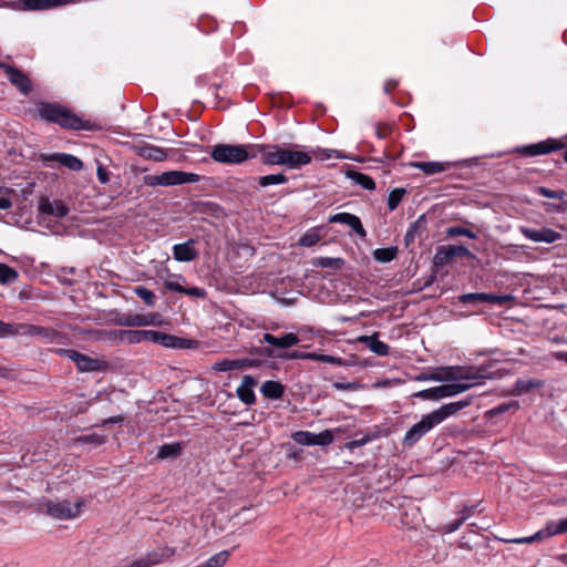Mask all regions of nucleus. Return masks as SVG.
Wrapping results in <instances>:
<instances>
[{
	"label": "nucleus",
	"mask_w": 567,
	"mask_h": 567,
	"mask_svg": "<svg viewBox=\"0 0 567 567\" xmlns=\"http://www.w3.org/2000/svg\"><path fill=\"white\" fill-rule=\"evenodd\" d=\"M429 379L437 382L451 381L452 383L421 390L414 393L413 396L423 400H441L455 396L480 384V381L485 379V374L483 370L473 367L453 365L440 369L437 373L432 374Z\"/></svg>",
	"instance_id": "obj_1"
},
{
	"label": "nucleus",
	"mask_w": 567,
	"mask_h": 567,
	"mask_svg": "<svg viewBox=\"0 0 567 567\" xmlns=\"http://www.w3.org/2000/svg\"><path fill=\"white\" fill-rule=\"evenodd\" d=\"M39 116L49 122L58 124L65 130H91L92 125L89 121L81 118L73 113L70 109L53 102H40L37 105Z\"/></svg>",
	"instance_id": "obj_2"
},
{
	"label": "nucleus",
	"mask_w": 567,
	"mask_h": 567,
	"mask_svg": "<svg viewBox=\"0 0 567 567\" xmlns=\"http://www.w3.org/2000/svg\"><path fill=\"white\" fill-rule=\"evenodd\" d=\"M260 146L256 144H216L210 151V157L221 164H240L259 155Z\"/></svg>",
	"instance_id": "obj_3"
},
{
	"label": "nucleus",
	"mask_w": 567,
	"mask_h": 567,
	"mask_svg": "<svg viewBox=\"0 0 567 567\" xmlns=\"http://www.w3.org/2000/svg\"><path fill=\"white\" fill-rule=\"evenodd\" d=\"M84 506V501H78L71 504L69 501L41 499L38 503V512L45 514L58 520H68L76 518Z\"/></svg>",
	"instance_id": "obj_4"
},
{
	"label": "nucleus",
	"mask_w": 567,
	"mask_h": 567,
	"mask_svg": "<svg viewBox=\"0 0 567 567\" xmlns=\"http://www.w3.org/2000/svg\"><path fill=\"white\" fill-rule=\"evenodd\" d=\"M200 176L195 173H187L182 171H168L158 175H145L143 184L150 187L156 186H176L188 183L199 182Z\"/></svg>",
	"instance_id": "obj_5"
},
{
	"label": "nucleus",
	"mask_w": 567,
	"mask_h": 567,
	"mask_svg": "<svg viewBox=\"0 0 567 567\" xmlns=\"http://www.w3.org/2000/svg\"><path fill=\"white\" fill-rule=\"evenodd\" d=\"M567 533V517L559 520H548L543 529H539L532 536L502 539L504 543L511 544H532L542 542L546 538Z\"/></svg>",
	"instance_id": "obj_6"
},
{
	"label": "nucleus",
	"mask_w": 567,
	"mask_h": 567,
	"mask_svg": "<svg viewBox=\"0 0 567 567\" xmlns=\"http://www.w3.org/2000/svg\"><path fill=\"white\" fill-rule=\"evenodd\" d=\"M332 153H334V151L322 148L313 150L310 153L286 150L284 166H287L288 168L292 169L300 168L302 166L310 164L312 161V156L319 159H329L332 157Z\"/></svg>",
	"instance_id": "obj_7"
},
{
	"label": "nucleus",
	"mask_w": 567,
	"mask_h": 567,
	"mask_svg": "<svg viewBox=\"0 0 567 567\" xmlns=\"http://www.w3.org/2000/svg\"><path fill=\"white\" fill-rule=\"evenodd\" d=\"M53 352L60 357L72 360L80 372H95L105 368L106 363L100 359L91 358L73 349H54Z\"/></svg>",
	"instance_id": "obj_8"
},
{
	"label": "nucleus",
	"mask_w": 567,
	"mask_h": 567,
	"mask_svg": "<svg viewBox=\"0 0 567 567\" xmlns=\"http://www.w3.org/2000/svg\"><path fill=\"white\" fill-rule=\"evenodd\" d=\"M565 146L566 144L561 140L550 137L538 143L518 146L514 152L525 157H534L560 151Z\"/></svg>",
	"instance_id": "obj_9"
},
{
	"label": "nucleus",
	"mask_w": 567,
	"mask_h": 567,
	"mask_svg": "<svg viewBox=\"0 0 567 567\" xmlns=\"http://www.w3.org/2000/svg\"><path fill=\"white\" fill-rule=\"evenodd\" d=\"M436 425V421L431 413L422 416V419L413 424L405 433L402 444L408 447L414 446L424 435L432 431Z\"/></svg>",
	"instance_id": "obj_10"
},
{
	"label": "nucleus",
	"mask_w": 567,
	"mask_h": 567,
	"mask_svg": "<svg viewBox=\"0 0 567 567\" xmlns=\"http://www.w3.org/2000/svg\"><path fill=\"white\" fill-rule=\"evenodd\" d=\"M292 440L300 445L327 446L333 442V435L330 430H324L318 434L309 431H297L291 435Z\"/></svg>",
	"instance_id": "obj_11"
},
{
	"label": "nucleus",
	"mask_w": 567,
	"mask_h": 567,
	"mask_svg": "<svg viewBox=\"0 0 567 567\" xmlns=\"http://www.w3.org/2000/svg\"><path fill=\"white\" fill-rule=\"evenodd\" d=\"M0 69L6 72L12 85L22 94L27 95L32 91V82L20 69L0 61Z\"/></svg>",
	"instance_id": "obj_12"
},
{
	"label": "nucleus",
	"mask_w": 567,
	"mask_h": 567,
	"mask_svg": "<svg viewBox=\"0 0 567 567\" xmlns=\"http://www.w3.org/2000/svg\"><path fill=\"white\" fill-rule=\"evenodd\" d=\"M473 403V395L466 396L460 401L450 402L443 404L439 409L430 412L437 424H441L450 416L456 415L463 409L470 406Z\"/></svg>",
	"instance_id": "obj_13"
},
{
	"label": "nucleus",
	"mask_w": 567,
	"mask_h": 567,
	"mask_svg": "<svg viewBox=\"0 0 567 567\" xmlns=\"http://www.w3.org/2000/svg\"><path fill=\"white\" fill-rule=\"evenodd\" d=\"M75 0H19L11 7L21 11H42L66 6Z\"/></svg>",
	"instance_id": "obj_14"
},
{
	"label": "nucleus",
	"mask_w": 567,
	"mask_h": 567,
	"mask_svg": "<svg viewBox=\"0 0 567 567\" xmlns=\"http://www.w3.org/2000/svg\"><path fill=\"white\" fill-rule=\"evenodd\" d=\"M513 299L509 295H494L486 292H471L464 293L460 296V302L463 305L466 303H477V302H486L492 305L503 306Z\"/></svg>",
	"instance_id": "obj_15"
},
{
	"label": "nucleus",
	"mask_w": 567,
	"mask_h": 567,
	"mask_svg": "<svg viewBox=\"0 0 567 567\" xmlns=\"http://www.w3.org/2000/svg\"><path fill=\"white\" fill-rule=\"evenodd\" d=\"M520 233L524 237L535 243L553 244L561 239L560 233L548 227H542L539 229L520 227Z\"/></svg>",
	"instance_id": "obj_16"
},
{
	"label": "nucleus",
	"mask_w": 567,
	"mask_h": 567,
	"mask_svg": "<svg viewBox=\"0 0 567 567\" xmlns=\"http://www.w3.org/2000/svg\"><path fill=\"white\" fill-rule=\"evenodd\" d=\"M174 277L177 280L169 279V280L164 281L163 286H164L165 290H168L172 292L184 293V295H187L189 297H195V298H205L206 297V291L203 288H199V287L185 288L181 284V281H183V282L186 281L184 276L175 275Z\"/></svg>",
	"instance_id": "obj_17"
},
{
	"label": "nucleus",
	"mask_w": 567,
	"mask_h": 567,
	"mask_svg": "<svg viewBox=\"0 0 567 567\" xmlns=\"http://www.w3.org/2000/svg\"><path fill=\"white\" fill-rule=\"evenodd\" d=\"M260 146L259 154L262 155L265 165H284L286 148H281L277 144H257Z\"/></svg>",
	"instance_id": "obj_18"
},
{
	"label": "nucleus",
	"mask_w": 567,
	"mask_h": 567,
	"mask_svg": "<svg viewBox=\"0 0 567 567\" xmlns=\"http://www.w3.org/2000/svg\"><path fill=\"white\" fill-rule=\"evenodd\" d=\"M329 223L348 225L360 238L367 237V231L363 228L361 219L353 214H350V213L334 214L329 217Z\"/></svg>",
	"instance_id": "obj_19"
},
{
	"label": "nucleus",
	"mask_w": 567,
	"mask_h": 567,
	"mask_svg": "<svg viewBox=\"0 0 567 567\" xmlns=\"http://www.w3.org/2000/svg\"><path fill=\"white\" fill-rule=\"evenodd\" d=\"M196 240L190 238L183 244H176L173 247V256L176 261L189 262L197 258L198 251L195 248Z\"/></svg>",
	"instance_id": "obj_20"
},
{
	"label": "nucleus",
	"mask_w": 567,
	"mask_h": 567,
	"mask_svg": "<svg viewBox=\"0 0 567 567\" xmlns=\"http://www.w3.org/2000/svg\"><path fill=\"white\" fill-rule=\"evenodd\" d=\"M261 341L279 349H288L297 346L300 342V339L292 332L285 333L280 337H276L271 333H265Z\"/></svg>",
	"instance_id": "obj_21"
},
{
	"label": "nucleus",
	"mask_w": 567,
	"mask_h": 567,
	"mask_svg": "<svg viewBox=\"0 0 567 567\" xmlns=\"http://www.w3.org/2000/svg\"><path fill=\"white\" fill-rule=\"evenodd\" d=\"M154 318V315L128 313L117 318L115 323L122 327H145L153 324Z\"/></svg>",
	"instance_id": "obj_22"
},
{
	"label": "nucleus",
	"mask_w": 567,
	"mask_h": 567,
	"mask_svg": "<svg viewBox=\"0 0 567 567\" xmlns=\"http://www.w3.org/2000/svg\"><path fill=\"white\" fill-rule=\"evenodd\" d=\"M255 384L256 380L251 375H245L243 378L241 384L236 390L238 399L246 405H251L256 401V395L254 392Z\"/></svg>",
	"instance_id": "obj_23"
},
{
	"label": "nucleus",
	"mask_w": 567,
	"mask_h": 567,
	"mask_svg": "<svg viewBox=\"0 0 567 567\" xmlns=\"http://www.w3.org/2000/svg\"><path fill=\"white\" fill-rule=\"evenodd\" d=\"M358 341L378 355L386 357L390 354V347L385 342L379 340L378 332H374L371 336H361L358 338Z\"/></svg>",
	"instance_id": "obj_24"
},
{
	"label": "nucleus",
	"mask_w": 567,
	"mask_h": 567,
	"mask_svg": "<svg viewBox=\"0 0 567 567\" xmlns=\"http://www.w3.org/2000/svg\"><path fill=\"white\" fill-rule=\"evenodd\" d=\"M45 161H56L62 166L71 171H80L83 167V163L80 158L74 155L65 153H53L45 157Z\"/></svg>",
	"instance_id": "obj_25"
},
{
	"label": "nucleus",
	"mask_w": 567,
	"mask_h": 567,
	"mask_svg": "<svg viewBox=\"0 0 567 567\" xmlns=\"http://www.w3.org/2000/svg\"><path fill=\"white\" fill-rule=\"evenodd\" d=\"M409 166L422 171L426 176H431L445 172L450 165L444 162H410Z\"/></svg>",
	"instance_id": "obj_26"
},
{
	"label": "nucleus",
	"mask_w": 567,
	"mask_h": 567,
	"mask_svg": "<svg viewBox=\"0 0 567 567\" xmlns=\"http://www.w3.org/2000/svg\"><path fill=\"white\" fill-rule=\"evenodd\" d=\"M137 154L148 161L163 162L167 158V151L151 144L137 148Z\"/></svg>",
	"instance_id": "obj_27"
},
{
	"label": "nucleus",
	"mask_w": 567,
	"mask_h": 567,
	"mask_svg": "<svg viewBox=\"0 0 567 567\" xmlns=\"http://www.w3.org/2000/svg\"><path fill=\"white\" fill-rule=\"evenodd\" d=\"M544 386V381L538 379H518L516 380L512 390L513 395H522L528 393L534 389H540Z\"/></svg>",
	"instance_id": "obj_28"
},
{
	"label": "nucleus",
	"mask_w": 567,
	"mask_h": 567,
	"mask_svg": "<svg viewBox=\"0 0 567 567\" xmlns=\"http://www.w3.org/2000/svg\"><path fill=\"white\" fill-rule=\"evenodd\" d=\"M260 392L267 399L278 400L284 395L285 386L278 381L268 380L262 383Z\"/></svg>",
	"instance_id": "obj_29"
},
{
	"label": "nucleus",
	"mask_w": 567,
	"mask_h": 567,
	"mask_svg": "<svg viewBox=\"0 0 567 567\" xmlns=\"http://www.w3.org/2000/svg\"><path fill=\"white\" fill-rule=\"evenodd\" d=\"M25 323H9L0 320V338L24 337Z\"/></svg>",
	"instance_id": "obj_30"
},
{
	"label": "nucleus",
	"mask_w": 567,
	"mask_h": 567,
	"mask_svg": "<svg viewBox=\"0 0 567 567\" xmlns=\"http://www.w3.org/2000/svg\"><path fill=\"white\" fill-rule=\"evenodd\" d=\"M454 250L452 245L440 246L433 257V264L435 267H443L447 265L454 258Z\"/></svg>",
	"instance_id": "obj_31"
},
{
	"label": "nucleus",
	"mask_w": 567,
	"mask_h": 567,
	"mask_svg": "<svg viewBox=\"0 0 567 567\" xmlns=\"http://www.w3.org/2000/svg\"><path fill=\"white\" fill-rule=\"evenodd\" d=\"M44 343H63L64 336L51 327H42L38 333V337Z\"/></svg>",
	"instance_id": "obj_32"
},
{
	"label": "nucleus",
	"mask_w": 567,
	"mask_h": 567,
	"mask_svg": "<svg viewBox=\"0 0 567 567\" xmlns=\"http://www.w3.org/2000/svg\"><path fill=\"white\" fill-rule=\"evenodd\" d=\"M41 210L43 214L53 215L55 217H64L69 213L68 206L61 200L53 203L47 202L41 205Z\"/></svg>",
	"instance_id": "obj_33"
},
{
	"label": "nucleus",
	"mask_w": 567,
	"mask_h": 567,
	"mask_svg": "<svg viewBox=\"0 0 567 567\" xmlns=\"http://www.w3.org/2000/svg\"><path fill=\"white\" fill-rule=\"evenodd\" d=\"M312 265L315 267L339 270L344 265V259L340 257H318L313 259Z\"/></svg>",
	"instance_id": "obj_34"
},
{
	"label": "nucleus",
	"mask_w": 567,
	"mask_h": 567,
	"mask_svg": "<svg viewBox=\"0 0 567 567\" xmlns=\"http://www.w3.org/2000/svg\"><path fill=\"white\" fill-rule=\"evenodd\" d=\"M121 342L136 344L143 341L142 330H120L115 332Z\"/></svg>",
	"instance_id": "obj_35"
},
{
	"label": "nucleus",
	"mask_w": 567,
	"mask_h": 567,
	"mask_svg": "<svg viewBox=\"0 0 567 567\" xmlns=\"http://www.w3.org/2000/svg\"><path fill=\"white\" fill-rule=\"evenodd\" d=\"M398 255V248L386 247V248H378L373 251V258L379 262H390L392 261Z\"/></svg>",
	"instance_id": "obj_36"
},
{
	"label": "nucleus",
	"mask_w": 567,
	"mask_h": 567,
	"mask_svg": "<svg viewBox=\"0 0 567 567\" xmlns=\"http://www.w3.org/2000/svg\"><path fill=\"white\" fill-rule=\"evenodd\" d=\"M182 452L181 443L164 444L157 452V458L177 457Z\"/></svg>",
	"instance_id": "obj_37"
},
{
	"label": "nucleus",
	"mask_w": 567,
	"mask_h": 567,
	"mask_svg": "<svg viewBox=\"0 0 567 567\" xmlns=\"http://www.w3.org/2000/svg\"><path fill=\"white\" fill-rule=\"evenodd\" d=\"M230 556L229 550H221L215 555H213L210 558H208L202 567H224L226 563L228 561Z\"/></svg>",
	"instance_id": "obj_38"
},
{
	"label": "nucleus",
	"mask_w": 567,
	"mask_h": 567,
	"mask_svg": "<svg viewBox=\"0 0 567 567\" xmlns=\"http://www.w3.org/2000/svg\"><path fill=\"white\" fill-rule=\"evenodd\" d=\"M257 181H258L259 186L267 187L270 185L285 184L288 182V177L282 173H278V174L260 176V177H258Z\"/></svg>",
	"instance_id": "obj_39"
},
{
	"label": "nucleus",
	"mask_w": 567,
	"mask_h": 567,
	"mask_svg": "<svg viewBox=\"0 0 567 567\" xmlns=\"http://www.w3.org/2000/svg\"><path fill=\"white\" fill-rule=\"evenodd\" d=\"M188 340L163 332L161 346L173 349H184Z\"/></svg>",
	"instance_id": "obj_40"
},
{
	"label": "nucleus",
	"mask_w": 567,
	"mask_h": 567,
	"mask_svg": "<svg viewBox=\"0 0 567 567\" xmlns=\"http://www.w3.org/2000/svg\"><path fill=\"white\" fill-rule=\"evenodd\" d=\"M105 443V437L103 435L92 433L86 435H81L74 439L75 445L90 444L93 446H100Z\"/></svg>",
	"instance_id": "obj_41"
},
{
	"label": "nucleus",
	"mask_w": 567,
	"mask_h": 567,
	"mask_svg": "<svg viewBox=\"0 0 567 567\" xmlns=\"http://www.w3.org/2000/svg\"><path fill=\"white\" fill-rule=\"evenodd\" d=\"M18 279V271L7 264L0 262V284H12Z\"/></svg>",
	"instance_id": "obj_42"
},
{
	"label": "nucleus",
	"mask_w": 567,
	"mask_h": 567,
	"mask_svg": "<svg viewBox=\"0 0 567 567\" xmlns=\"http://www.w3.org/2000/svg\"><path fill=\"white\" fill-rule=\"evenodd\" d=\"M134 293L141 298L144 303L148 307H153L155 305V295L152 290L147 289L144 286H136L133 288Z\"/></svg>",
	"instance_id": "obj_43"
},
{
	"label": "nucleus",
	"mask_w": 567,
	"mask_h": 567,
	"mask_svg": "<svg viewBox=\"0 0 567 567\" xmlns=\"http://www.w3.org/2000/svg\"><path fill=\"white\" fill-rule=\"evenodd\" d=\"M406 190L404 188H394L390 192L388 196V208L390 212H393L398 208L400 203L402 202L403 196Z\"/></svg>",
	"instance_id": "obj_44"
},
{
	"label": "nucleus",
	"mask_w": 567,
	"mask_h": 567,
	"mask_svg": "<svg viewBox=\"0 0 567 567\" xmlns=\"http://www.w3.org/2000/svg\"><path fill=\"white\" fill-rule=\"evenodd\" d=\"M378 437H380V434L377 432L367 433L361 439H355V440H352V441L346 443L344 446H346V449L353 451L354 449L361 447V446L365 445L367 443H369L373 440H377Z\"/></svg>",
	"instance_id": "obj_45"
},
{
	"label": "nucleus",
	"mask_w": 567,
	"mask_h": 567,
	"mask_svg": "<svg viewBox=\"0 0 567 567\" xmlns=\"http://www.w3.org/2000/svg\"><path fill=\"white\" fill-rule=\"evenodd\" d=\"M446 236L450 238L456 237V236H465L471 239H476V234L468 229L461 226H452L446 229Z\"/></svg>",
	"instance_id": "obj_46"
},
{
	"label": "nucleus",
	"mask_w": 567,
	"mask_h": 567,
	"mask_svg": "<svg viewBox=\"0 0 567 567\" xmlns=\"http://www.w3.org/2000/svg\"><path fill=\"white\" fill-rule=\"evenodd\" d=\"M353 179L364 189L373 190L375 188L374 179L363 173H354Z\"/></svg>",
	"instance_id": "obj_47"
},
{
	"label": "nucleus",
	"mask_w": 567,
	"mask_h": 567,
	"mask_svg": "<svg viewBox=\"0 0 567 567\" xmlns=\"http://www.w3.org/2000/svg\"><path fill=\"white\" fill-rule=\"evenodd\" d=\"M424 221V217L421 216L417 220H415L413 224H411L410 228L408 229L404 240L405 244L409 245L410 243H413L416 235H420L421 224Z\"/></svg>",
	"instance_id": "obj_48"
},
{
	"label": "nucleus",
	"mask_w": 567,
	"mask_h": 567,
	"mask_svg": "<svg viewBox=\"0 0 567 567\" xmlns=\"http://www.w3.org/2000/svg\"><path fill=\"white\" fill-rule=\"evenodd\" d=\"M213 369L217 372H226L231 370H238V365H236V360H221L215 362Z\"/></svg>",
	"instance_id": "obj_49"
},
{
	"label": "nucleus",
	"mask_w": 567,
	"mask_h": 567,
	"mask_svg": "<svg viewBox=\"0 0 567 567\" xmlns=\"http://www.w3.org/2000/svg\"><path fill=\"white\" fill-rule=\"evenodd\" d=\"M163 332L155 330H142L143 341H151L157 344L162 342Z\"/></svg>",
	"instance_id": "obj_50"
},
{
	"label": "nucleus",
	"mask_w": 567,
	"mask_h": 567,
	"mask_svg": "<svg viewBox=\"0 0 567 567\" xmlns=\"http://www.w3.org/2000/svg\"><path fill=\"white\" fill-rule=\"evenodd\" d=\"M312 360L319 361V362H322V363L337 364V365H340L341 362H342L341 358H338V357H334V355H330V354L315 353V352H313Z\"/></svg>",
	"instance_id": "obj_51"
},
{
	"label": "nucleus",
	"mask_w": 567,
	"mask_h": 567,
	"mask_svg": "<svg viewBox=\"0 0 567 567\" xmlns=\"http://www.w3.org/2000/svg\"><path fill=\"white\" fill-rule=\"evenodd\" d=\"M319 241V236L315 233H306L299 239V245L303 247H311Z\"/></svg>",
	"instance_id": "obj_52"
},
{
	"label": "nucleus",
	"mask_w": 567,
	"mask_h": 567,
	"mask_svg": "<svg viewBox=\"0 0 567 567\" xmlns=\"http://www.w3.org/2000/svg\"><path fill=\"white\" fill-rule=\"evenodd\" d=\"M512 408H517L518 409L519 408L518 402L502 403V404L495 406L494 409H492L489 411V413L492 415H499V414H503V413L507 412Z\"/></svg>",
	"instance_id": "obj_53"
},
{
	"label": "nucleus",
	"mask_w": 567,
	"mask_h": 567,
	"mask_svg": "<svg viewBox=\"0 0 567 567\" xmlns=\"http://www.w3.org/2000/svg\"><path fill=\"white\" fill-rule=\"evenodd\" d=\"M539 194L543 195L544 197L550 198V199H563L565 196L564 190H553V189H549L546 187H540Z\"/></svg>",
	"instance_id": "obj_54"
},
{
	"label": "nucleus",
	"mask_w": 567,
	"mask_h": 567,
	"mask_svg": "<svg viewBox=\"0 0 567 567\" xmlns=\"http://www.w3.org/2000/svg\"><path fill=\"white\" fill-rule=\"evenodd\" d=\"M284 358L291 359V360H297V359L312 360L313 352H302V351L293 350L291 352L286 353L284 355Z\"/></svg>",
	"instance_id": "obj_55"
},
{
	"label": "nucleus",
	"mask_w": 567,
	"mask_h": 567,
	"mask_svg": "<svg viewBox=\"0 0 567 567\" xmlns=\"http://www.w3.org/2000/svg\"><path fill=\"white\" fill-rule=\"evenodd\" d=\"M236 365H238V369L255 368V367L259 365V361L256 359H248V358L237 359Z\"/></svg>",
	"instance_id": "obj_56"
},
{
	"label": "nucleus",
	"mask_w": 567,
	"mask_h": 567,
	"mask_svg": "<svg viewBox=\"0 0 567 567\" xmlns=\"http://www.w3.org/2000/svg\"><path fill=\"white\" fill-rule=\"evenodd\" d=\"M466 520V516L464 517H458L457 519L453 520V522H450L445 525V533H453L455 530H457L462 525L463 523Z\"/></svg>",
	"instance_id": "obj_57"
},
{
	"label": "nucleus",
	"mask_w": 567,
	"mask_h": 567,
	"mask_svg": "<svg viewBox=\"0 0 567 567\" xmlns=\"http://www.w3.org/2000/svg\"><path fill=\"white\" fill-rule=\"evenodd\" d=\"M333 388L341 391L357 390L360 388L358 382H334Z\"/></svg>",
	"instance_id": "obj_58"
},
{
	"label": "nucleus",
	"mask_w": 567,
	"mask_h": 567,
	"mask_svg": "<svg viewBox=\"0 0 567 567\" xmlns=\"http://www.w3.org/2000/svg\"><path fill=\"white\" fill-rule=\"evenodd\" d=\"M452 249L454 250V256H462V257H467V258H473L474 255L471 252V250L465 247V246H456V245H452Z\"/></svg>",
	"instance_id": "obj_59"
},
{
	"label": "nucleus",
	"mask_w": 567,
	"mask_h": 567,
	"mask_svg": "<svg viewBox=\"0 0 567 567\" xmlns=\"http://www.w3.org/2000/svg\"><path fill=\"white\" fill-rule=\"evenodd\" d=\"M41 326L25 323L24 337H38Z\"/></svg>",
	"instance_id": "obj_60"
},
{
	"label": "nucleus",
	"mask_w": 567,
	"mask_h": 567,
	"mask_svg": "<svg viewBox=\"0 0 567 567\" xmlns=\"http://www.w3.org/2000/svg\"><path fill=\"white\" fill-rule=\"evenodd\" d=\"M97 178L102 184H106L110 181L107 171L100 165L96 169Z\"/></svg>",
	"instance_id": "obj_61"
},
{
	"label": "nucleus",
	"mask_w": 567,
	"mask_h": 567,
	"mask_svg": "<svg viewBox=\"0 0 567 567\" xmlns=\"http://www.w3.org/2000/svg\"><path fill=\"white\" fill-rule=\"evenodd\" d=\"M396 86H398V81H395V80H388L384 83L383 90H384L385 93L390 94Z\"/></svg>",
	"instance_id": "obj_62"
},
{
	"label": "nucleus",
	"mask_w": 567,
	"mask_h": 567,
	"mask_svg": "<svg viewBox=\"0 0 567 567\" xmlns=\"http://www.w3.org/2000/svg\"><path fill=\"white\" fill-rule=\"evenodd\" d=\"M390 128L388 126H378L377 127V136L379 138H386L389 135Z\"/></svg>",
	"instance_id": "obj_63"
},
{
	"label": "nucleus",
	"mask_w": 567,
	"mask_h": 567,
	"mask_svg": "<svg viewBox=\"0 0 567 567\" xmlns=\"http://www.w3.org/2000/svg\"><path fill=\"white\" fill-rule=\"evenodd\" d=\"M12 206V202L10 198L6 196H0V209L7 210Z\"/></svg>",
	"instance_id": "obj_64"
}]
</instances>
